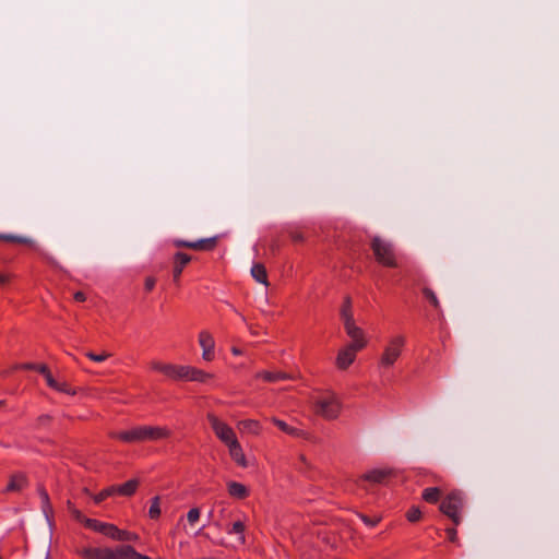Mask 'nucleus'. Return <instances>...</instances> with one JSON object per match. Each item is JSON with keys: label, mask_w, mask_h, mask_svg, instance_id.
<instances>
[{"label": "nucleus", "mask_w": 559, "mask_h": 559, "mask_svg": "<svg viewBox=\"0 0 559 559\" xmlns=\"http://www.w3.org/2000/svg\"><path fill=\"white\" fill-rule=\"evenodd\" d=\"M171 430L166 426L139 425L127 430L111 431V439L123 443L156 442L168 439Z\"/></svg>", "instance_id": "obj_1"}, {"label": "nucleus", "mask_w": 559, "mask_h": 559, "mask_svg": "<svg viewBox=\"0 0 559 559\" xmlns=\"http://www.w3.org/2000/svg\"><path fill=\"white\" fill-rule=\"evenodd\" d=\"M406 345V336L403 334H396L391 336L383 347L380 355L378 366L381 369H390L395 365L403 354Z\"/></svg>", "instance_id": "obj_2"}, {"label": "nucleus", "mask_w": 559, "mask_h": 559, "mask_svg": "<svg viewBox=\"0 0 559 559\" xmlns=\"http://www.w3.org/2000/svg\"><path fill=\"white\" fill-rule=\"evenodd\" d=\"M314 413L326 420L336 419L342 409V403L334 392H324L313 401Z\"/></svg>", "instance_id": "obj_3"}, {"label": "nucleus", "mask_w": 559, "mask_h": 559, "mask_svg": "<svg viewBox=\"0 0 559 559\" xmlns=\"http://www.w3.org/2000/svg\"><path fill=\"white\" fill-rule=\"evenodd\" d=\"M370 248L379 264L385 267H397L395 250L390 241L376 236L371 239Z\"/></svg>", "instance_id": "obj_4"}, {"label": "nucleus", "mask_w": 559, "mask_h": 559, "mask_svg": "<svg viewBox=\"0 0 559 559\" xmlns=\"http://www.w3.org/2000/svg\"><path fill=\"white\" fill-rule=\"evenodd\" d=\"M464 507L463 493L459 490L451 491L440 504V511L449 516L454 525L461 523V512Z\"/></svg>", "instance_id": "obj_5"}, {"label": "nucleus", "mask_w": 559, "mask_h": 559, "mask_svg": "<svg viewBox=\"0 0 559 559\" xmlns=\"http://www.w3.org/2000/svg\"><path fill=\"white\" fill-rule=\"evenodd\" d=\"M213 374L190 365L176 364L174 381H191L205 383L213 379Z\"/></svg>", "instance_id": "obj_6"}, {"label": "nucleus", "mask_w": 559, "mask_h": 559, "mask_svg": "<svg viewBox=\"0 0 559 559\" xmlns=\"http://www.w3.org/2000/svg\"><path fill=\"white\" fill-rule=\"evenodd\" d=\"M206 419L216 438L225 445L237 439L234 429L227 423L219 419L215 414L209 413L206 415Z\"/></svg>", "instance_id": "obj_7"}, {"label": "nucleus", "mask_w": 559, "mask_h": 559, "mask_svg": "<svg viewBox=\"0 0 559 559\" xmlns=\"http://www.w3.org/2000/svg\"><path fill=\"white\" fill-rule=\"evenodd\" d=\"M218 240L219 236H213L209 238H202L195 241L175 239L173 243L177 248H188L195 251H213L217 247Z\"/></svg>", "instance_id": "obj_8"}, {"label": "nucleus", "mask_w": 559, "mask_h": 559, "mask_svg": "<svg viewBox=\"0 0 559 559\" xmlns=\"http://www.w3.org/2000/svg\"><path fill=\"white\" fill-rule=\"evenodd\" d=\"M83 559H119V546L111 547H84L79 550Z\"/></svg>", "instance_id": "obj_9"}, {"label": "nucleus", "mask_w": 559, "mask_h": 559, "mask_svg": "<svg viewBox=\"0 0 559 559\" xmlns=\"http://www.w3.org/2000/svg\"><path fill=\"white\" fill-rule=\"evenodd\" d=\"M198 343L202 349V359L206 362L213 361L216 357L214 335L209 330H201Z\"/></svg>", "instance_id": "obj_10"}, {"label": "nucleus", "mask_w": 559, "mask_h": 559, "mask_svg": "<svg viewBox=\"0 0 559 559\" xmlns=\"http://www.w3.org/2000/svg\"><path fill=\"white\" fill-rule=\"evenodd\" d=\"M360 349L352 346L346 345L345 347L341 348L337 353L335 365L340 370L347 369L356 359V355Z\"/></svg>", "instance_id": "obj_11"}, {"label": "nucleus", "mask_w": 559, "mask_h": 559, "mask_svg": "<svg viewBox=\"0 0 559 559\" xmlns=\"http://www.w3.org/2000/svg\"><path fill=\"white\" fill-rule=\"evenodd\" d=\"M393 474V469L390 467H379L365 473L361 479L373 484H385Z\"/></svg>", "instance_id": "obj_12"}, {"label": "nucleus", "mask_w": 559, "mask_h": 559, "mask_svg": "<svg viewBox=\"0 0 559 559\" xmlns=\"http://www.w3.org/2000/svg\"><path fill=\"white\" fill-rule=\"evenodd\" d=\"M344 328H345L347 335L352 338V342L349 345H352L360 350L366 347L367 340L365 337V333L359 326H357L355 324V321L344 324Z\"/></svg>", "instance_id": "obj_13"}, {"label": "nucleus", "mask_w": 559, "mask_h": 559, "mask_svg": "<svg viewBox=\"0 0 559 559\" xmlns=\"http://www.w3.org/2000/svg\"><path fill=\"white\" fill-rule=\"evenodd\" d=\"M191 257L185 252H176L173 258V280L179 283L183 269L190 263Z\"/></svg>", "instance_id": "obj_14"}, {"label": "nucleus", "mask_w": 559, "mask_h": 559, "mask_svg": "<svg viewBox=\"0 0 559 559\" xmlns=\"http://www.w3.org/2000/svg\"><path fill=\"white\" fill-rule=\"evenodd\" d=\"M148 367L152 371L158 372L167 379L174 381L176 364L153 359L148 362Z\"/></svg>", "instance_id": "obj_15"}, {"label": "nucleus", "mask_w": 559, "mask_h": 559, "mask_svg": "<svg viewBox=\"0 0 559 559\" xmlns=\"http://www.w3.org/2000/svg\"><path fill=\"white\" fill-rule=\"evenodd\" d=\"M271 421L281 430L283 431L284 433L290 436V437H294V438H302V439H308V432L300 429V428H297V427H294V426H290L288 425L286 421L282 420V419H278L276 417H272L271 418Z\"/></svg>", "instance_id": "obj_16"}, {"label": "nucleus", "mask_w": 559, "mask_h": 559, "mask_svg": "<svg viewBox=\"0 0 559 559\" xmlns=\"http://www.w3.org/2000/svg\"><path fill=\"white\" fill-rule=\"evenodd\" d=\"M85 527L98 532L109 538H111L114 536V532H116V525L100 522L95 519L85 520Z\"/></svg>", "instance_id": "obj_17"}, {"label": "nucleus", "mask_w": 559, "mask_h": 559, "mask_svg": "<svg viewBox=\"0 0 559 559\" xmlns=\"http://www.w3.org/2000/svg\"><path fill=\"white\" fill-rule=\"evenodd\" d=\"M226 447L228 448V452H229V455H230L231 460L238 466H240V467H247L248 466L246 455L243 453L242 447L239 443L238 439H236L235 441L230 442Z\"/></svg>", "instance_id": "obj_18"}, {"label": "nucleus", "mask_w": 559, "mask_h": 559, "mask_svg": "<svg viewBox=\"0 0 559 559\" xmlns=\"http://www.w3.org/2000/svg\"><path fill=\"white\" fill-rule=\"evenodd\" d=\"M237 427L242 433H247V435H251V436H260L263 430L261 423L257 419L240 420L237 424Z\"/></svg>", "instance_id": "obj_19"}, {"label": "nucleus", "mask_w": 559, "mask_h": 559, "mask_svg": "<svg viewBox=\"0 0 559 559\" xmlns=\"http://www.w3.org/2000/svg\"><path fill=\"white\" fill-rule=\"evenodd\" d=\"M27 486V479L24 474H14L10 477V480L4 489V492H19Z\"/></svg>", "instance_id": "obj_20"}, {"label": "nucleus", "mask_w": 559, "mask_h": 559, "mask_svg": "<svg viewBox=\"0 0 559 559\" xmlns=\"http://www.w3.org/2000/svg\"><path fill=\"white\" fill-rule=\"evenodd\" d=\"M255 378L270 383L293 379L290 374L283 371H260L255 374Z\"/></svg>", "instance_id": "obj_21"}, {"label": "nucleus", "mask_w": 559, "mask_h": 559, "mask_svg": "<svg viewBox=\"0 0 559 559\" xmlns=\"http://www.w3.org/2000/svg\"><path fill=\"white\" fill-rule=\"evenodd\" d=\"M227 491L230 497L242 500L246 499L249 496L248 488L238 481H229L227 483Z\"/></svg>", "instance_id": "obj_22"}, {"label": "nucleus", "mask_w": 559, "mask_h": 559, "mask_svg": "<svg viewBox=\"0 0 559 559\" xmlns=\"http://www.w3.org/2000/svg\"><path fill=\"white\" fill-rule=\"evenodd\" d=\"M46 383L49 388L52 390H56L58 392L68 394V395H74L76 391L69 385L66 381H59L55 379L52 376H49L46 380Z\"/></svg>", "instance_id": "obj_23"}, {"label": "nucleus", "mask_w": 559, "mask_h": 559, "mask_svg": "<svg viewBox=\"0 0 559 559\" xmlns=\"http://www.w3.org/2000/svg\"><path fill=\"white\" fill-rule=\"evenodd\" d=\"M245 531L246 524L240 520L235 521L231 525L226 527V533L229 535H236L237 542L240 545H243L246 543Z\"/></svg>", "instance_id": "obj_24"}, {"label": "nucleus", "mask_w": 559, "mask_h": 559, "mask_svg": "<svg viewBox=\"0 0 559 559\" xmlns=\"http://www.w3.org/2000/svg\"><path fill=\"white\" fill-rule=\"evenodd\" d=\"M139 487V480L138 479H130L121 485H115L116 492L119 496L123 497H131L135 493L136 489Z\"/></svg>", "instance_id": "obj_25"}, {"label": "nucleus", "mask_w": 559, "mask_h": 559, "mask_svg": "<svg viewBox=\"0 0 559 559\" xmlns=\"http://www.w3.org/2000/svg\"><path fill=\"white\" fill-rule=\"evenodd\" d=\"M251 275L258 282L265 286H269L266 269L261 263H255L251 267Z\"/></svg>", "instance_id": "obj_26"}, {"label": "nucleus", "mask_w": 559, "mask_h": 559, "mask_svg": "<svg viewBox=\"0 0 559 559\" xmlns=\"http://www.w3.org/2000/svg\"><path fill=\"white\" fill-rule=\"evenodd\" d=\"M341 318L344 324L354 322V316L352 310V300L349 297H346L344 304L341 309Z\"/></svg>", "instance_id": "obj_27"}, {"label": "nucleus", "mask_w": 559, "mask_h": 559, "mask_svg": "<svg viewBox=\"0 0 559 559\" xmlns=\"http://www.w3.org/2000/svg\"><path fill=\"white\" fill-rule=\"evenodd\" d=\"M421 497L428 503H437L441 497V490L437 487H429L423 491Z\"/></svg>", "instance_id": "obj_28"}, {"label": "nucleus", "mask_w": 559, "mask_h": 559, "mask_svg": "<svg viewBox=\"0 0 559 559\" xmlns=\"http://www.w3.org/2000/svg\"><path fill=\"white\" fill-rule=\"evenodd\" d=\"M0 240L5 241V242H12V243H22V245L32 243V240L26 237L10 235V234H0Z\"/></svg>", "instance_id": "obj_29"}, {"label": "nucleus", "mask_w": 559, "mask_h": 559, "mask_svg": "<svg viewBox=\"0 0 559 559\" xmlns=\"http://www.w3.org/2000/svg\"><path fill=\"white\" fill-rule=\"evenodd\" d=\"M115 495H117V492H116L115 485H112V486H109V487L100 490L97 495H95L93 497V499H94V502L98 504V503L103 502L104 500H106L107 498L112 497Z\"/></svg>", "instance_id": "obj_30"}, {"label": "nucleus", "mask_w": 559, "mask_h": 559, "mask_svg": "<svg viewBox=\"0 0 559 559\" xmlns=\"http://www.w3.org/2000/svg\"><path fill=\"white\" fill-rule=\"evenodd\" d=\"M423 295H424V297H425V298L430 302V305H431L435 309H437V310H439V309H440V302H439V299H438V297H437L436 293H435L431 288H429V287H424V288H423Z\"/></svg>", "instance_id": "obj_31"}, {"label": "nucleus", "mask_w": 559, "mask_h": 559, "mask_svg": "<svg viewBox=\"0 0 559 559\" xmlns=\"http://www.w3.org/2000/svg\"><path fill=\"white\" fill-rule=\"evenodd\" d=\"M160 515V498L158 496L154 497L151 500V506L148 509V516L151 519H157Z\"/></svg>", "instance_id": "obj_32"}, {"label": "nucleus", "mask_w": 559, "mask_h": 559, "mask_svg": "<svg viewBox=\"0 0 559 559\" xmlns=\"http://www.w3.org/2000/svg\"><path fill=\"white\" fill-rule=\"evenodd\" d=\"M111 539L119 540V542H128V540L134 539V537L131 533H129L127 531L119 530L116 526V532H114V536L111 537Z\"/></svg>", "instance_id": "obj_33"}, {"label": "nucleus", "mask_w": 559, "mask_h": 559, "mask_svg": "<svg viewBox=\"0 0 559 559\" xmlns=\"http://www.w3.org/2000/svg\"><path fill=\"white\" fill-rule=\"evenodd\" d=\"M68 510L76 521L83 523L84 525L85 520H90L88 518L84 516L83 513L78 510L70 501H68Z\"/></svg>", "instance_id": "obj_34"}, {"label": "nucleus", "mask_w": 559, "mask_h": 559, "mask_svg": "<svg viewBox=\"0 0 559 559\" xmlns=\"http://www.w3.org/2000/svg\"><path fill=\"white\" fill-rule=\"evenodd\" d=\"M406 519L412 523L418 522L421 519V511L416 507H412L406 513Z\"/></svg>", "instance_id": "obj_35"}, {"label": "nucleus", "mask_w": 559, "mask_h": 559, "mask_svg": "<svg viewBox=\"0 0 559 559\" xmlns=\"http://www.w3.org/2000/svg\"><path fill=\"white\" fill-rule=\"evenodd\" d=\"M38 492L41 499L43 510L46 513L47 511L51 510L48 492L44 488H40Z\"/></svg>", "instance_id": "obj_36"}, {"label": "nucleus", "mask_w": 559, "mask_h": 559, "mask_svg": "<svg viewBox=\"0 0 559 559\" xmlns=\"http://www.w3.org/2000/svg\"><path fill=\"white\" fill-rule=\"evenodd\" d=\"M289 237H290L292 241H294L296 243L302 242L305 240L304 231L298 228L292 229L289 231Z\"/></svg>", "instance_id": "obj_37"}, {"label": "nucleus", "mask_w": 559, "mask_h": 559, "mask_svg": "<svg viewBox=\"0 0 559 559\" xmlns=\"http://www.w3.org/2000/svg\"><path fill=\"white\" fill-rule=\"evenodd\" d=\"M200 509L199 508H192L187 513V520L190 524H194L200 519Z\"/></svg>", "instance_id": "obj_38"}, {"label": "nucleus", "mask_w": 559, "mask_h": 559, "mask_svg": "<svg viewBox=\"0 0 559 559\" xmlns=\"http://www.w3.org/2000/svg\"><path fill=\"white\" fill-rule=\"evenodd\" d=\"M109 356H110V354L105 353V352L102 354H95L93 352L86 353V357H88L91 360L96 361V362L105 361Z\"/></svg>", "instance_id": "obj_39"}, {"label": "nucleus", "mask_w": 559, "mask_h": 559, "mask_svg": "<svg viewBox=\"0 0 559 559\" xmlns=\"http://www.w3.org/2000/svg\"><path fill=\"white\" fill-rule=\"evenodd\" d=\"M359 518L367 526L370 527H374L381 521V518L379 516L370 518L365 514H359Z\"/></svg>", "instance_id": "obj_40"}, {"label": "nucleus", "mask_w": 559, "mask_h": 559, "mask_svg": "<svg viewBox=\"0 0 559 559\" xmlns=\"http://www.w3.org/2000/svg\"><path fill=\"white\" fill-rule=\"evenodd\" d=\"M13 277L11 273H0V287L9 285Z\"/></svg>", "instance_id": "obj_41"}, {"label": "nucleus", "mask_w": 559, "mask_h": 559, "mask_svg": "<svg viewBox=\"0 0 559 559\" xmlns=\"http://www.w3.org/2000/svg\"><path fill=\"white\" fill-rule=\"evenodd\" d=\"M156 285V278L153 276H147L144 281V288L147 293L152 292Z\"/></svg>", "instance_id": "obj_42"}, {"label": "nucleus", "mask_w": 559, "mask_h": 559, "mask_svg": "<svg viewBox=\"0 0 559 559\" xmlns=\"http://www.w3.org/2000/svg\"><path fill=\"white\" fill-rule=\"evenodd\" d=\"M36 371H38L40 374L44 376L45 380H47V378L49 376H52L51 372L49 371L48 367L46 365H36L35 369Z\"/></svg>", "instance_id": "obj_43"}, {"label": "nucleus", "mask_w": 559, "mask_h": 559, "mask_svg": "<svg viewBox=\"0 0 559 559\" xmlns=\"http://www.w3.org/2000/svg\"><path fill=\"white\" fill-rule=\"evenodd\" d=\"M447 532V536L449 538L450 542L454 543L457 538V532L454 527H449L445 530Z\"/></svg>", "instance_id": "obj_44"}, {"label": "nucleus", "mask_w": 559, "mask_h": 559, "mask_svg": "<svg viewBox=\"0 0 559 559\" xmlns=\"http://www.w3.org/2000/svg\"><path fill=\"white\" fill-rule=\"evenodd\" d=\"M74 300L78 302H83L86 300V296L83 292H76L73 296Z\"/></svg>", "instance_id": "obj_45"}, {"label": "nucleus", "mask_w": 559, "mask_h": 559, "mask_svg": "<svg viewBox=\"0 0 559 559\" xmlns=\"http://www.w3.org/2000/svg\"><path fill=\"white\" fill-rule=\"evenodd\" d=\"M35 367H36V364H23V365L16 366V368L26 369V370H34Z\"/></svg>", "instance_id": "obj_46"}, {"label": "nucleus", "mask_w": 559, "mask_h": 559, "mask_svg": "<svg viewBox=\"0 0 559 559\" xmlns=\"http://www.w3.org/2000/svg\"><path fill=\"white\" fill-rule=\"evenodd\" d=\"M38 420H39V423H40V424H47V423H49V421H50V416H48V415H43V416H40V417L38 418Z\"/></svg>", "instance_id": "obj_47"}, {"label": "nucleus", "mask_w": 559, "mask_h": 559, "mask_svg": "<svg viewBox=\"0 0 559 559\" xmlns=\"http://www.w3.org/2000/svg\"><path fill=\"white\" fill-rule=\"evenodd\" d=\"M231 353L235 355V356H239L242 354L241 349H239L238 347H233L231 348Z\"/></svg>", "instance_id": "obj_48"}, {"label": "nucleus", "mask_w": 559, "mask_h": 559, "mask_svg": "<svg viewBox=\"0 0 559 559\" xmlns=\"http://www.w3.org/2000/svg\"><path fill=\"white\" fill-rule=\"evenodd\" d=\"M300 460H301L302 462H306V459H305V456H304V455H300Z\"/></svg>", "instance_id": "obj_49"}, {"label": "nucleus", "mask_w": 559, "mask_h": 559, "mask_svg": "<svg viewBox=\"0 0 559 559\" xmlns=\"http://www.w3.org/2000/svg\"><path fill=\"white\" fill-rule=\"evenodd\" d=\"M3 403H4L3 401H0V406H1Z\"/></svg>", "instance_id": "obj_50"}]
</instances>
